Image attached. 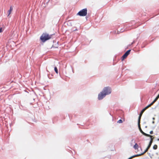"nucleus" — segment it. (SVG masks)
<instances>
[{
  "label": "nucleus",
  "instance_id": "393cba45",
  "mask_svg": "<svg viewBox=\"0 0 159 159\" xmlns=\"http://www.w3.org/2000/svg\"><path fill=\"white\" fill-rule=\"evenodd\" d=\"M134 140V139H133L132 140V142H133Z\"/></svg>",
  "mask_w": 159,
  "mask_h": 159
},
{
  "label": "nucleus",
  "instance_id": "bb28decb",
  "mask_svg": "<svg viewBox=\"0 0 159 159\" xmlns=\"http://www.w3.org/2000/svg\"><path fill=\"white\" fill-rule=\"evenodd\" d=\"M152 123H153V124L154 123V121H153L152 122Z\"/></svg>",
  "mask_w": 159,
  "mask_h": 159
},
{
  "label": "nucleus",
  "instance_id": "2f4dec72",
  "mask_svg": "<svg viewBox=\"0 0 159 159\" xmlns=\"http://www.w3.org/2000/svg\"><path fill=\"white\" fill-rule=\"evenodd\" d=\"M158 95L159 96V94H158Z\"/></svg>",
  "mask_w": 159,
  "mask_h": 159
},
{
  "label": "nucleus",
  "instance_id": "f257e3e1",
  "mask_svg": "<svg viewBox=\"0 0 159 159\" xmlns=\"http://www.w3.org/2000/svg\"><path fill=\"white\" fill-rule=\"evenodd\" d=\"M111 92V89L110 87L109 86L105 87L98 95V99L100 100L103 99V98L107 95L110 94Z\"/></svg>",
  "mask_w": 159,
  "mask_h": 159
},
{
  "label": "nucleus",
  "instance_id": "b1692460",
  "mask_svg": "<svg viewBox=\"0 0 159 159\" xmlns=\"http://www.w3.org/2000/svg\"><path fill=\"white\" fill-rule=\"evenodd\" d=\"M148 107V108L149 107H150V105L149 104V105H148V106H147Z\"/></svg>",
  "mask_w": 159,
  "mask_h": 159
},
{
  "label": "nucleus",
  "instance_id": "9d476101",
  "mask_svg": "<svg viewBox=\"0 0 159 159\" xmlns=\"http://www.w3.org/2000/svg\"><path fill=\"white\" fill-rule=\"evenodd\" d=\"M142 115L139 114V117L138 120V124H140V120L141 118V117Z\"/></svg>",
  "mask_w": 159,
  "mask_h": 159
},
{
  "label": "nucleus",
  "instance_id": "1a4fd4ad",
  "mask_svg": "<svg viewBox=\"0 0 159 159\" xmlns=\"http://www.w3.org/2000/svg\"><path fill=\"white\" fill-rule=\"evenodd\" d=\"M12 10H13L12 7H10V9H9V11H8V16H9V15L11 13V11H12Z\"/></svg>",
  "mask_w": 159,
  "mask_h": 159
},
{
  "label": "nucleus",
  "instance_id": "20e7f679",
  "mask_svg": "<svg viewBox=\"0 0 159 159\" xmlns=\"http://www.w3.org/2000/svg\"><path fill=\"white\" fill-rule=\"evenodd\" d=\"M150 139H151V140H150V141L149 144H148V146L147 148L145 149V150L144 152H143L142 153V154H143L145 153H146V152H147L148 151V150L149 149V148L151 147V145L152 144V143L153 142V138H152V137L151 138H150Z\"/></svg>",
  "mask_w": 159,
  "mask_h": 159
},
{
  "label": "nucleus",
  "instance_id": "dca6fc26",
  "mask_svg": "<svg viewBox=\"0 0 159 159\" xmlns=\"http://www.w3.org/2000/svg\"><path fill=\"white\" fill-rule=\"evenodd\" d=\"M138 36H137V37L136 39V40H134L133 41V42L131 44H134V43H135V42L136 41V40H137V39L138 38L139 36V34L138 35Z\"/></svg>",
  "mask_w": 159,
  "mask_h": 159
},
{
  "label": "nucleus",
  "instance_id": "c85d7f7f",
  "mask_svg": "<svg viewBox=\"0 0 159 159\" xmlns=\"http://www.w3.org/2000/svg\"><path fill=\"white\" fill-rule=\"evenodd\" d=\"M77 30V29H76L75 30V31H76V30Z\"/></svg>",
  "mask_w": 159,
  "mask_h": 159
},
{
  "label": "nucleus",
  "instance_id": "7ed1b4c3",
  "mask_svg": "<svg viewBox=\"0 0 159 159\" xmlns=\"http://www.w3.org/2000/svg\"><path fill=\"white\" fill-rule=\"evenodd\" d=\"M87 9L86 8H85L80 11L77 14V15L80 16H86L87 15Z\"/></svg>",
  "mask_w": 159,
  "mask_h": 159
},
{
  "label": "nucleus",
  "instance_id": "9b49d317",
  "mask_svg": "<svg viewBox=\"0 0 159 159\" xmlns=\"http://www.w3.org/2000/svg\"><path fill=\"white\" fill-rule=\"evenodd\" d=\"M138 148V145L137 143H136L135 145L134 146V148L135 149H136Z\"/></svg>",
  "mask_w": 159,
  "mask_h": 159
},
{
  "label": "nucleus",
  "instance_id": "6e6552de",
  "mask_svg": "<svg viewBox=\"0 0 159 159\" xmlns=\"http://www.w3.org/2000/svg\"><path fill=\"white\" fill-rule=\"evenodd\" d=\"M143 154H142V153L141 154H137V155H134V156H133L131 157H130L129 158H130V159H131L132 158L134 157H138V156H140L141 155H143Z\"/></svg>",
  "mask_w": 159,
  "mask_h": 159
},
{
  "label": "nucleus",
  "instance_id": "a211bd4d",
  "mask_svg": "<svg viewBox=\"0 0 159 159\" xmlns=\"http://www.w3.org/2000/svg\"><path fill=\"white\" fill-rule=\"evenodd\" d=\"M117 122L118 123H122L123 122V121L122 120L120 119L117 121Z\"/></svg>",
  "mask_w": 159,
  "mask_h": 159
},
{
  "label": "nucleus",
  "instance_id": "a878e982",
  "mask_svg": "<svg viewBox=\"0 0 159 159\" xmlns=\"http://www.w3.org/2000/svg\"><path fill=\"white\" fill-rule=\"evenodd\" d=\"M152 119H153V120H154L155 119V118L154 117H153V118H152Z\"/></svg>",
  "mask_w": 159,
  "mask_h": 159
},
{
  "label": "nucleus",
  "instance_id": "423d86ee",
  "mask_svg": "<svg viewBox=\"0 0 159 159\" xmlns=\"http://www.w3.org/2000/svg\"><path fill=\"white\" fill-rule=\"evenodd\" d=\"M131 51V50L129 49L127 50L125 53L121 57V60L123 61L124 59H125L129 54L130 52Z\"/></svg>",
  "mask_w": 159,
  "mask_h": 159
},
{
  "label": "nucleus",
  "instance_id": "4468645a",
  "mask_svg": "<svg viewBox=\"0 0 159 159\" xmlns=\"http://www.w3.org/2000/svg\"><path fill=\"white\" fill-rule=\"evenodd\" d=\"M159 98V96L157 95L156 98L153 101V102H156L157 101V100H158V99Z\"/></svg>",
  "mask_w": 159,
  "mask_h": 159
},
{
  "label": "nucleus",
  "instance_id": "412c9836",
  "mask_svg": "<svg viewBox=\"0 0 159 159\" xmlns=\"http://www.w3.org/2000/svg\"><path fill=\"white\" fill-rule=\"evenodd\" d=\"M148 107L147 106L145 107L144 108H143V110L145 111L147 108H148Z\"/></svg>",
  "mask_w": 159,
  "mask_h": 159
},
{
  "label": "nucleus",
  "instance_id": "39448f33",
  "mask_svg": "<svg viewBox=\"0 0 159 159\" xmlns=\"http://www.w3.org/2000/svg\"><path fill=\"white\" fill-rule=\"evenodd\" d=\"M138 127H139V131H140L141 133L143 134V135H144L146 136L150 137V138H151L152 137V136L151 135L149 134H148L146 133H144L142 131V129H141V128L140 124H139V125L138 124Z\"/></svg>",
  "mask_w": 159,
  "mask_h": 159
},
{
  "label": "nucleus",
  "instance_id": "0eeeda50",
  "mask_svg": "<svg viewBox=\"0 0 159 159\" xmlns=\"http://www.w3.org/2000/svg\"><path fill=\"white\" fill-rule=\"evenodd\" d=\"M124 31V30H123L122 28L121 29H120L119 28H118V30H117V34H118Z\"/></svg>",
  "mask_w": 159,
  "mask_h": 159
},
{
  "label": "nucleus",
  "instance_id": "aec40b11",
  "mask_svg": "<svg viewBox=\"0 0 159 159\" xmlns=\"http://www.w3.org/2000/svg\"><path fill=\"white\" fill-rule=\"evenodd\" d=\"M155 102L153 101L149 105L150 106L152 105Z\"/></svg>",
  "mask_w": 159,
  "mask_h": 159
},
{
  "label": "nucleus",
  "instance_id": "7c9ffc66",
  "mask_svg": "<svg viewBox=\"0 0 159 159\" xmlns=\"http://www.w3.org/2000/svg\"><path fill=\"white\" fill-rule=\"evenodd\" d=\"M128 159H130V158L129 157Z\"/></svg>",
  "mask_w": 159,
  "mask_h": 159
},
{
  "label": "nucleus",
  "instance_id": "6ab92c4d",
  "mask_svg": "<svg viewBox=\"0 0 159 159\" xmlns=\"http://www.w3.org/2000/svg\"><path fill=\"white\" fill-rule=\"evenodd\" d=\"M145 111L143 110V109L142 110V111H141L140 113V115H142V114L143 113V112Z\"/></svg>",
  "mask_w": 159,
  "mask_h": 159
},
{
  "label": "nucleus",
  "instance_id": "f8f14e48",
  "mask_svg": "<svg viewBox=\"0 0 159 159\" xmlns=\"http://www.w3.org/2000/svg\"><path fill=\"white\" fill-rule=\"evenodd\" d=\"M159 98V96L157 95L156 98L153 101V102H156L157 101V100H158V99Z\"/></svg>",
  "mask_w": 159,
  "mask_h": 159
},
{
  "label": "nucleus",
  "instance_id": "ddd939ff",
  "mask_svg": "<svg viewBox=\"0 0 159 159\" xmlns=\"http://www.w3.org/2000/svg\"><path fill=\"white\" fill-rule=\"evenodd\" d=\"M159 98V96L157 95L156 98L153 101V102H156L157 101V100H158V99Z\"/></svg>",
  "mask_w": 159,
  "mask_h": 159
},
{
  "label": "nucleus",
  "instance_id": "f3484780",
  "mask_svg": "<svg viewBox=\"0 0 159 159\" xmlns=\"http://www.w3.org/2000/svg\"><path fill=\"white\" fill-rule=\"evenodd\" d=\"M157 145H155L153 147V149L154 150H156L157 148Z\"/></svg>",
  "mask_w": 159,
  "mask_h": 159
},
{
  "label": "nucleus",
  "instance_id": "4be33fe9",
  "mask_svg": "<svg viewBox=\"0 0 159 159\" xmlns=\"http://www.w3.org/2000/svg\"><path fill=\"white\" fill-rule=\"evenodd\" d=\"M2 28H0V33L2 32Z\"/></svg>",
  "mask_w": 159,
  "mask_h": 159
},
{
  "label": "nucleus",
  "instance_id": "2eb2a0df",
  "mask_svg": "<svg viewBox=\"0 0 159 159\" xmlns=\"http://www.w3.org/2000/svg\"><path fill=\"white\" fill-rule=\"evenodd\" d=\"M54 70L57 74H58V69L56 67H54Z\"/></svg>",
  "mask_w": 159,
  "mask_h": 159
},
{
  "label": "nucleus",
  "instance_id": "5701e85b",
  "mask_svg": "<svg viewBox=\"0 0 159 159\" xmlns=\"http://www.w3.org/2000/svg\"><path fill=\"white\" fill-rule=\"evenodd\" d=\"M150 134H153V131H150Z\"/></svg>",
  "mask_w": 159,
  "mask_h": 159
},
{
  "label": "nucleus",
  "instance_id": "c756f323",
  "mask_svg": "<svg viewBox=\"0 0 159 159\" xmlns=\"http://www.w3.org/2000/svg\"><path fill=\"white\" fill-rule=\"evenodd\" d=\"M157 140H159V139H157Z\"/></svg>",
  "mask_w": 159,
  "mask_h": 159
},
{
  "label": "nucleus",
  "instance_id": "f03ea898",
  "mask_svg": "<svg viewBox=\"0 0 159 159\" xmlns=\"http://www.w3.org/2000/svg\"><path fill=\"white\" fill-rule=\"evenodd\" d=\"M53 34L49 35L47 34H43L40 37V39L43 42H44L52 38Z\"/></svg>",
  "mask_w": 159,
  "mask_h": 159
},
{
  "label": "nucleus",
  "instance_id": "cd10ccee",
  "mask_svg": "<svg viewBox=\"0 0 159 159\" xmlns=\"http://www.w3.org/2000/svg\"><path fill=\"white\" fill-rule=\"evenodd\" d=\"M145 128H147V126H145Z\"/></svg>",
  "mask_w": 159,
  "mask_h": 159
}]
</instances>
